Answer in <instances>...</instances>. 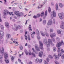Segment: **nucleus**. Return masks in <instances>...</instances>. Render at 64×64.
<instances>
[{
  "label": "nucleus",
  "instance_id": "obj_1",
  "mask_svg": "<svg viewBox=\"0 0 64 64\" xmlns=\"http://www.w3.org/2000/svg\"><path fill=\"white\" fill-rule=\"evenodd\" d=\"M12 13H13L12 12H9V11L8 10H4V15L3 16V18L6 19V16H5L8 15L9 14L10 15H11Z\"/></svg>",
  "mask_w": 64,
  "mask_h": 64
},
{
  "label": "nucleus",
  "instance_id": "obj_2",
  "mask_svg": "<svg viewBox=\"0 0 64 64\" xmlns=\"http://www.w3.org/2000/svg\"><path fill=\"white\" fill-rule=\"evenodd\" d=\"M62 45L64 44V42H63L62 40L60 42H58L57 44V47H58V52H60V49H61L59 47H60L62 45Z\"/></svg>",
  "mask_w": 64,
  "mask_h": 64
},
{
  "label": "nucleus",
  "instance_id": "obj_3",
  "mask_svg": "<svg viewBox=\"0 0 64 64\" xmlns=\"http://www.w3.org/2000/svg\"><path fill=\"white\" fill-rule=\"evenodd\" d=\"M8 56V54H7V53H5L4 54V58H5L4 61L6 63H8L9 62V60L7 59Z\"/></svg>",
  "mask_w": 64,
  "mask_h": 64
},
{
  "label": "nucleus",
  "instance_id": "obj_4",
  "mask_svg": "<svg viewBox=\"0 0 64 64\" xmlns=\"http://www.w3.org/2000/svg\"><path fill=\"white\" fill-rule=\"evenodd\" d=\"M14 14L15 15H16L17 17L20 18L21 16H22L23 15V14L22 12H21L20 13H18L17 12H14Z\"/></svg>",
  "mask_w": 64,
  "mask_h": 64
},
{
  "label": "nucleus",
  "instance_id": "obj_5",
  "mask_svg": "<svg viewBox=\"0 0 64 64\" xmlns=\"http://www.w3.org/2000/svg\"><path fill=\"white\" fill-rule=\"evenodd\" d=\"M54 17H56V12L55 10L53 11V12H52L51 14V18L52 19H53Z\"/></svg>",
  "mask_w": 64,
  "mask_h": 64
},
{
  "label": "nucleus",
  "instance_id": "obj_6",
  "mask_svg": "<svg viewBox=\"0 0 64 64\" xmlns=\"http://www.w3.org/2000/svg\"><path fill=\"white\" fill-rule=\"evenodd\" d=\"M44 43L46 44L47 47H49L50 46V44L47 41V39L46 38L44 39Z\"/></svg>",
  "mask_w": 64,
  "mask_h": 64
},
{
  "label": "nucleus",
  "instance_id": "obj_7",
  "mask_svg": "<svg viewBox=\"0 0 64 64\" xmlns=\"http://www.w3.org/2000/svg\"><path fill=\"white\" fill-rule=\"evenodd\" d=\"M39 42L40 43V48L41 49L43 50V43H42V41H40V40L39 41Z\"/></svg>",
  "mask_w": 64,
  "mask_h": 64
},
{
  "label": "nucleus",
  "instance_id": "obj_8",
  "mask_svg": "<svg viewBox=\"0 0 64 64\" xmlns=\"http://www.w3.org/2000/svg\"><path fill=\"white\" fill-rule=\"evenodd\" d=\"M58 15L60 19H63V16H64V14L63 12H62L61 13H60L58 14Z\"/></svg>",
  "mask_w": 64,
  "mask_h": 64
},
{
  "label": "nucleus",
  "instance_id": "obj_9",
  "mask_svg": "<svg viewBox=\"0 0 64 64\" xmlns=\"http://www.w3.org/2000/svg\"><path fill=\"white\" fill-rule=\"evenodd\" d=\"M0 53H2V55L3 56L4 54V48H2V49L1 48H0Z\"/></svg>",
  "mask_w": 64,
  "mask_h": 64
},
{
  "label": "nucleus",
  "instance_id": "obj_10",
  "mask_svg": "<svg viewBox=\"0 0 64 64\" xmlns=\"http://www.w3.org/2000/svg\"><path fill=\"white\" fill-rule=\"evenodd\" d=\"M53 24V22L52 20H49L47 23V25L48 26H49L50 25H52Z\"/></svg>",
  "mask_w": 64,
  "mask_h": 64
},
{
  "label": "nucleus",
  "instance_id": "obj_11",
  "mask_svg": "<svg viewBox=\"0 0 64 64\" xmlns=\"http://www.w3.org/2000/svg\"><path fill=\"white\" fill-rule=\"evenodd\" d=\"M24 52L27 55H28V54L29 55H31L32 54V53H31V51H29L28 53V51H27L26 50H25Z\"/></svg>",
  "mask_w": 64,
  "mask_h": 64
},
{
  "label": "nucleus",
  "instance_id": "obj_12",
  "mask_svg": "<svg viewBox=\"0 0 64 64\" xmlns=\"http://www.w3.org/2000/svg\"><path fill=\"white\" fill-rule=\"evenodd\" d=\"M57 32L58 34H60L61 35H63V32H61L60 30H58L57 31Z\"/></svg>",
  "mask_w": 64,
  "mask_h": 64
},
{
  "label": "nucleus",
  "instance_id": "obj_13",
  "mask_svg": "<svg viewBox=\"0 0 64 64\" xmlns=\"http://www.w3.org/2000/svg\"><path fill=\"white\" fill-rule=\"evenodd\" d=\"M58 56H56V60H58V59H59V56H61V55H62L61 54V53H60L58 54Z\"/></svg>",
  "mask_w": 64,
  "mask_h": 64
},
{
  "label": "nucleus",
  "instance_id": "obj_14",
  "mask_svg": "<svg viewBox=\"0 0 64 64\" xmlns=\"http://www.w3.org/2000/svg\"><path fill=\"white\" fill-rule=\"evenodd\" d=\"M43 52L42 51H40L39 52V54L38 55V56L39 57H41L42 56V54H43Z\"/></svg>",
  "mask_w": 64,
  "mask_h": 64
},
{
  "label": "nucleus",
  "instance_id": "obj_15",
  "mask_svg": "<svg viewBox=\"0 0 64 64\" xmlns=\"http://www.w3.org/2000/svg\"><path fill=\"white\" fill-rule=\"evenodd\" d=\"M20 28H21V26H20V25H19L18 26L17 28L16 27L15 29L14 28V30H15V31H17V30H18V29H20Z\"/></svg>",
  "mask_w": 64,
  "mask_h": 64
},
{
  "label": "nucleus",
  "instance_id": "obj_16",
  "mask_svg": "<svg viewBox=\"0 0 64 64\" xmlns=\"http://www.w3.org/2000/svg\"><path fill=\"white\" fill-rule=\"evenodd\" d=\"M5 25L7 28H9V25L8 22H5Z\"/></svg>",
  "mask_w": 64,
  "mask_h": 64
},
{
  "label": "nucleus",
  "instance_id": "obj_17",
  "mask_svg": "<svg viewBox=\"0 0 64 64\" xmlns=\"http://www.w3.org/2000/svg\"><path fill=\"white\" fill-rule=\"evenodd\" d=\"M47 11L46 10L45 12V16H43V19H45V18H46V16H47Z\"/></svg>",
  "mask_w": 64,
  "mask_h": 64
},
{
  "label": "nucleus",
  "instance_id": "obj_18",
  "mask_svg": "<svg viewBox=\"0 0 64 64\" xmlns=\"http://www.w3.org/2000/svg\"><path fill=\"white\" fill-rule=\"evenodd\" d=\"M0 36H4V32L1 30L0 31Z\"/></svg>",
  "mask_w": 64,
  "mask_h": 64
},
{
  "label": "nucleus",
  "instance_id": "obj_19",
  "mask_svg": "<svg viewBox=\"0 0 64 64\" xmlns=\"http://www.w3.org/2000/svg\"><path fill=\"white\" fill-rule=\"evenodd\" d=\"M56 36V34L54 33L50 35V36L52 38H53L54 37V36Z\"/></svg>",
  "mask_w": 64,
  "mask_h": 64
},
{
  "label": "nucleus",
  "instance_id": "obj_20",
  "mask_svg": "<svg viewBox=\"0 0 64 64\" xmlns=\"http://www.w3.org/2000/svg\"><path fill=\"white\" fill-rule=\"evenodd\" d=\"M36 33L37 35H39V30H36Z\"/></svg>",
  "mask_w": 64,
  "mask_h": 64
},
{
  "label": "nucleus",
  "instance_id": "obj_21",
  "mask_svg": "<svg viewBox=\"0 0 64 64\" xmlns=\"http://www.w3.org/2000/svg\"><path fill=\"white\" fill-rule=\"evenodd\" d=\"M48 43H49L50 45V44H51V43H52V40L50 39H49L48 40Z\"/></svg>",
  "mask_w": 64,
  "mask_h": 64
},
{
  "label": "nucleus",
  "instance_id": "obj_22",
  "mask_svg": "<svg viewBox=\"0 0 64 64\" xmlns=\"http://www.w3.org/2000/svg\"><path fill=\"white\" fill-rule=\"evenodd\" d=\"M11 37V35L10 34H8L6 35V37L8 39L9 38H10Z\"/></svg>",
  "mask_w": 64,
  "mask_h": 64
},
{
  "label": "nucleus",
  "instance_id": "obj_23",
  "mask_svg": "<svg viewBox=\"0 0 64 64\" xmlns=\"http://www.w3.org/2000/svg\"><path fill=\"white\" fill-rule=\"evenodd\" d=\"M40 33L42 36H45V35L44 34V33L42 31H40Z\"/></svg>",
  "mask_w": 64,
  "mask_h": 64
},
{
  "label": "nucleus",
  "instance_id": "obj_24",
  "mask_svg": "<svg viewBox=\"0 0 64 64\" xmlns=\"http://www.w3.org/2000/svg\"><path fill=\"white\" fill-rule=\"evenodd\" d=\"M13 43H15L16 44H17V45H16V46H18V42H14V41H13Z\"/></svg>",
  "mask_w": 64,
  "mask_h": 64
},
{
  "label": "nucleus",
  "instance_id": "obj_25",
  "mask_svg": "<svg viewBox=\"0 0 64 64\" xmlns=\"http://www.w3.org/2000/svg\"><path fill=\"white\" fill-rule=\"evenodd\" d=\"M32 57H36V55L34 53H32Z\"/></svg>",
  "mask_w": 64,
  "mask_h": 64
},
{
  "label": "nucleus",
  "instance_id": "obj_26",
  "mask_svg": "<svg viewBox=\"0 0 64 64\" xmlns=\"http://www.w3.org/2000/svg\"><path fill=\"white\" fill-rule=\"evenodd\" d=\"M11 60L12 62H13L14 61V57L12 56H11Z\"/></svg>",
  "mask_w": 64,
  "mask_h": 64
},
{
  "label": "nucleus",
  "instance_id": "obj_27",
  "mask_svg": "<svg viewBox=\"0 0 64 64\" xmlns=\"http://www.w3.org/2000/svg\"><path fill=\"white\" fill-rule=\"evenodd\" d=\"M64 25H60V28H62V29H64Z\"/></svg>",
  "mask_w": 64,
  "mask_h": 64
},
{
  "label": "nucleus",
  "instance_id": "obj_28",
  "mask_svg": "<svg viewBox=\"0 0 64 64\" xmlns=\"http://www.w3.org/2000/svg\"><path fill=\"white\" fill-rule=\"evenodd\" d=\"M59 5L60 8H62V7H63V5H62V4L61 3H60L59 4Z\"/></svg>",
  "mask_w": 64,
  "mask_h": 64
},
{
  "label": "nucleus",
  "instance_id": "obj_29",
  "mask_svg": "<svg viewBox=\"0 0 64 64\" xmlns=\"http://www.w3.org/2000/svg\"><path fill=\"white\" fill-rule=\"evenodd\" d=\"M44 33L46 36H47V37H48L49 36V35L48 34V33H47L46 31L44 32Z\"/></svg>",
  "mask_w": 64,
  "mask_h": 64
},
{
  "label": "nucleus",
  "instance_id": "obj_30",
  "mask_svg": "<svg viewBox=\"0 0 64 64\" xmlns=\"http://www.w3.org/2000/svg\"><path fill=\"white\" fill-rule=\"evenodd\" d=\"M28 40L30 41V40H31V38H30V36H29V35H28Z\"/></svg>",
  "mask_w": 64,
  "mask_h": 64
},
{
  "label": "nucleus",
  "instance_id": "obj_31",
  "mask_svg": "<svg viewBox=\"0 0 64 64\" xmlns=\"http://www.w3.org/2000/svg\"><path fill=\"white\" fill-rule=\"evenodd\" d=\"M44 12H42L40 14V16L41 17H42L43 15H44Z\"/></svg>",
  "mask_w": 64,
  "mask_h": 64
},
{
  "label": "nucleus",
  "instance_id": "obj_32",
  "mask_svg": "<svg viewBox=\"0 0 64 64\" xmlns=\"http://www.w3.org/2000/svg\"><path fill=\"white\" fill-rule=\"evenodd\" d=\"M48 11L49 13H50V12H51V8H50V7H48Z\"/></svg>",
  "mask_w": 64,
  "mask_h": 64
},
{
  "label": "nucleus",
  "instance_id": "obj_33",
  "mask_svg": "<svg viewBox=\"0 0 64 64\" xmlns=\"http://www.w3.org/2000/svg\"><path fill=\"white\" fill-rule=\"evenodd\" d=\"M39 59L38 58L36 59L35 62L36 63H37L38 62H39Z\"/></svg>",
  "mask_w": 64,
  "mask_h": 64
},
{
  "label": "nucleus",
  "instance_id": "obj_34",
  "mask_svg": "<svg viewBox=\"0 0 64 64\" xmlns=\"http://www.w3.org/2000/svg\"><path fill=\"white\" fill-rule=\"evenodd\" d=\"M20 50H22L23 49V46L22 45H20Z\"/></svg>",
  "mask_w": 64,
  "mask_h": 64
},
{
  "label": "nucleus",
  "instance_id": "obj_35",
  "mask_svg": "<svg viewBox=\"0 0 64 64\" xmlns=\"http://www.w3.org/2000/svg\"><path fill=\"white\" fill-rule=\"evenodd\" d=\"M43 24L44 25H45L46 24V20H44L43 21Z\"/></svg>",
  "mask_w": 64,
  "mask_h": 64
},
{
  "label": "nucleus",
  "instance_id": "obj_36",
  "mask_svg": "<svg viewBox=\"0 0 64 64\" xmlns=\"http://www.w3.org/2000/svg\"><path fill=\"white\" fill-rule=\"evenodd\" d=\"M48 56L51 59H53V56H52L50 55H49Z\"/></svg>",
  "mask_w": 64,
  "mask_h": 64
},
{
  "label": "nucleus",
  "instance_id": "obj_37",
  "mask_svg": "<svg viewBox=\"0 0 64 64\" xmlns=\"http://www.w3.org/2000/svg\"><path fill=\"white\" fill-rule=\"evenodd\" d=\"M40 16V14H37L36 17L37 18H39Z\"/></svg>",
  "mask_w": 64,
  "mask_h": 64
},
{
  "label": "nucleus",
  "instance_id": "obj_38",
  "mask_svg": "<svg viewBox=\"0 0 64 64\" xmlns=\"http://www.w3.org/2000/svg\"><path fill=\"white\" fill-rule=\"evenodd\" d=\"M35 46L36 49H37V48H38V45L37 44H36Z\"/></svg>",
  "mask_w": 64,
  "mask_h": 64
},
{
  "label": "nucleus",
  "instance_id": "obj_39",
  "mask_svg": "<svg viewBox=\"0 0 64 64\" xmlns=\"http://www.w3.org/2000/svg\"><path fill=\"white\" fill-rule=\"evenodd\" d=\"M37 38L38 40H40V37L39 35H37Z\"/></svg>",
  "mask_w": 64,
  "mask_h": 64
},
{
  "label": "nucleus",
  "instance_id": "obj_40",
  "mask_svg": "<svg viewBox=\"0 0 64 64\" xmlns=\"http://www.w3.org/2000/svg\"><path fill=\"white\" fill-rule=\"evenodd\" d=\"M38 62H39V63H42V59H39V60L38 61Z\"/></svg>",
  "mask_w": 64,
  "mask_h": 64
},
{
  "label": "nucleus",
  "instance_id": "obj_41",
  "mask_svg": "<svg viewBox=\"0 0 64 64\" xmlns=\"http://www.w3.org/2000/svg\"><path fill=\"white\" fill-rule=\"evenodd\" d=\"M53 50L54 52L56 51V48L55 47H54L53 48Z\"/></svg>",
  "mask_w": 64,
  "mask_h": 64
},
{
  "label": "nucleus",
  "instance_id": "obj_42",
  "mask_svg": "<svg viewBox=\"0 0 64 64\" xmlns=\"http://www.w3.org/2000/svg\"><path fill=\"white\" fill-rule=\"evenodd\" d=\"M23 52H22V54H19V57H20V58H21V55H23Z\"/></svg>",
  "mask_w": 64,
  "mask_h": 64
},
{
  "label": "nucleus",
  "instance_id": "obj_43",
  "mask_svg": "<svg viewBox=\"0 0 64 64\" xmlns=\"http://www.w3.org/2000/svg\"><path fill=\"white\" fill-rule=\"evenodd\" d=\"M32 63L31 61H29L28 62V64H32Z\"/></svg>",
  "mask_w": 64,
  "mask_h": 64
},
{
  "label": "nucleus",
  "instance_id": "obj_44",
  "mask_svg": "<svg viewBox=\"0 0 64 64\" xmlns=\"http://www.w3.org/2000/svg\"><path fill=\"white\" fill-rule=\"evenodd\" d=\"M61 25L64 26V22L62 21L61 22Z\"/></svg>",
  "mask_w": 64,
  "mask_h": 64
},
{
  "label": "nucleus",
  "instance_id": "obj_45",
  "mask_svg": "<svg viewBox=\"0 0 64 64\" xmlns=\"http://www.w3.org/2000/svg\"><path fill=\"white\" fill-rule=\"evenodd\" d=\"M1 27L2 30H4V27H3V26H1Z\"/></svg>",
  "mask_w": 64,
  "mask_h": 64
},
{
  "label": "nucleus",
  "instance_id": "obj_46",
  "mask_svg": "<svg viewBox=\"0 0 64 64\" xmlns=\"http://www.w3.org/2000/svg\"><path fill=\"white\" fill-rule=\"evenodd\" d=\"M50 32H52L53 31V29H50Z\"/></svg>",
  "mask_w": 64,
  "mask_h": 64
},
{
  "label": "nucleus",
  "instance_id": "obj_47",
  "mask_svg": "<svg viewBox=\"0 0 64 64\" xmlns=\"http://www.w3.org/2000/svg\"><path fill=\"white\" fill-rule=\"evenodd\" d=\"M60 51L62 53H64V50H63V49H61L60 50Z\"/></svg>",
  "mask_w": 64,
  "mask_h": 64
},
{
  "label": "nucleus",
  "instance_id": "obj_48",
  "mask_svg": "<svg viewBox=\"0 0 64 64\" xmlns=\"http://www.w3.org/2000/svg\"><path fill=\"white\" fill-rule=\"evenodd\" d=\"M44 64H48V63L46 61H44Z\"/></svg>",
  "mask_w": 64,
  "mask_h": 64
},
{
  "label": "nucleus",
  "instance_id": "obj_49",
  "mask_svg": "<svg viewBox=\"0 0 64 64\" xmlns=\"http://www.w3.org/2000/svg\"><path fill=\"white\" fill-rule=\"evenodd\" d=\"M19 8H20V9H22V7L21 5H19Z\"/></svg>",
  "mask_w": 64,
  "mask_h": 64
},
{
  "label": "nucleus",
  "instance_id": "obj_50",
  "mask_svg": "<svg viewBox=\"0 0 64 64\" xmlns=\"http://www.w3.org/2000/svg\"><path fill=\"white\" fill-rule=\"evenodd\" d=\"M31 36L32 37V38H34V34H31Z\"/></svg>",
  "mask_w": 64,
  "mask_h": 64
},
{
  "label": "nucleus",
  "instance_id": "obj_51",
  "mask_svg": "<svg viewBox=\"0 0 64 64\" xmlns=\"http://www.w3.org/2000/svg\"><path fill=\"white\" fill-rule=\"evenodd\" d=\"M31 34H32L34 35H35V32H32L31 33Z\"/></svg>",
  "mask_w": 64,
  "mask_h": 64
},
{
  "label": "nucleus",
  "instance_id": "obj_52",
  "mask_svg": "<svg viewBox=\"0 0 64 64\" xmlns=\"http://www.w3.org/2000/svg\"><path fill=\"white\" fill-rule=\"evenodd\" d=\"M37 16H34L33 17V18H34L35 19H37Z\"/></svg>",
  "mask_w": 64,
  "mask_h": 64
},
{
  "label": "nucleus",
  "instance_id": "obj_53",
  "mask_svg": "<svg viewBox=\"0 0 64 64\" xmlns=\"http://www.w3.org/2000/svg\"><path fill=\"white\" fill-rule=\"evenodd\" d=\"M58 9V4H56V10Z\"/></svg>",
  "mask_w": 64,
  "mask_h": 64
},
{
  "label": "nucleus",
  "instance_id": "obj_54",
  "mask_svg": "<svg viewBox=\"0 0 64 64\" xmlns=\"http://www.w3.org/2000/svg\"><path fill=\"white\" fill-rule=\"evenodd\" d=\"M24 36L25 39L27 40V36H26V35H24Z\"/></svg>",
  "mask_w": 64,
  "mask_h": 64
},
{
  "label": "nucleus",
  "instance_id": "obj_55",
  "mask_svg": "<svg viewBox=\"0 0 64 64\" xmlns=\"http://www.w3.org/2000/svg\"><path fill=\"white\" fill-rule=\"evenodd\" d=\"M54 57L55 58V59H56V55L55 54H54L53 55Z\"/></svg>",
  "mask_w": 64,
  "mask_h": 64
},
{
  "label": "nucleus",
  "instance_id": "obj_56",
  "mask_svg": "<svg viewBox=\"0 0 64 64\" xmlns=\"http://www.w3.org/2000/svg\"><path fill=\"white\" fill-rule=\"evenodd\" d=\"M41 5H39L38 7V9H39V8H41Z\"/></svg>",
  "mask_w": 64,
  "mask_h": 64
},
{
  "label": "nucleus",
  "instance_id": "obj_57",
  "mask_svg": "<svg viewBox=\"0 0 64 64\" xmlns=\"http://www.w3.org/2000/svg\"><path fill=\"white\" fill-rule=\"evenodd\" d=\"M62 59H64V54L62 55Z\"/></svg>",
  "mask_w": 64,
  "mask_h": 64
},
{
  "label": "nucleus",
  "instance_id": "obj_58",
  "mask_svg": "<svg viewBox=\"0 0 64 64\" xmlns=\"http://www.w3.org/2000/svg\"><path fill=\"white\" fill-rule=\"evenodd\" d=\"M3 58V56H2L1 55H0V59H2Z\"/></svg>",
  "mask_w": 64,
  "mask_h": 64
},
{
  "label": "nucleus",
  "instance_id": "obj_59",
  "mask_svg": "<svg viewBox=\"0 0 64 64\" xmlns=\"http://www.w3.org/2000/svg\"><path fill=\"white\" fill-rule=\"evenodd\" d=\"M28 21H29V19H28V20H26V24H25L26 25L27 24V22Z\"/></svg>",
  "mask_w": 64,
  "mask_h": 64
},
{
  "label": "nucleus",
  "instance_id": "obj_60",
  "mask_svg": "<svg viewBox=\"0 0 64 64\" xmlns=\"http://www.w3.org/2000/svg\"><path fill=\"white\" fill-rule=\"evenodd\" d=\"M53 22L54 24H55V20L54 19Z\"/></svg>",
  "mask_w": 64,
  "mask_h": 64
},
{
  "label": "nucleus",
  "instance_id": "obj_61",
  "mask_svg": "<svg viewBox=\"0 0 64 64\" xmlns=\"http://www.w3.org/2000/svg\"><path fill=\"white\" fill-rule=\"evenodd\" d=\"M51 5L52 6H54V2H52L51 3Z\"/></svg>",
  "mask_w": 64,
  "mask_h": 64
},
{
  "label": "nucleus",
  "instance_id": "obj_62",
  "mask_svg": "<svg viewBox=\"0 0 64 64\" xmlns=\"http://www.w3.org/2000/svg\"><path fill=\"white\" fill-rule=\"evenodd\" d=\"M28 30L29 31H32V28H28Z\"/></svg>",
  "mask_w": 64,
  "mask_h": 64
},
{
  "label": "nucleus",
  "instance_id": "obj_63",
  "mask_svg": "<svg viewBox=\"0 0 64 64\" xmlns=\"http://www.w3.org/2000/svg\"><path fill=\"white\" fill-rule=\"evenodd\" d=\"M4 0V4H5L6 3V2H7V0Z\"/></svg>",
  "mask_w": 64,
  "mask_h": 64
},
{
  "label": "nucleus",
  "instance_id": "obj_64",
  "mask_svg": "<svg viewBox=\"0 0 64 64\" xmlns=\"http://www.w3.org/2000/svg\"><path fill=\"white\" fill-rule=\"evenodd\" d=\"M50 44H51L52 46H54V44H53L52 42V43H51Z\"/></svg>",
  "mask_w": 64,
  "mask_h": 64
}]
</instances>
